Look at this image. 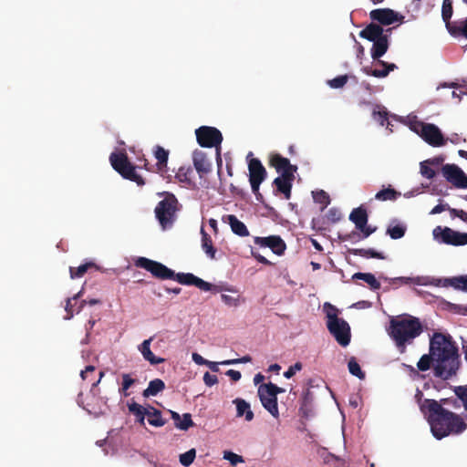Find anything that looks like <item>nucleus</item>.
Instances as JSON below:
<instances>
[{
    "mask_svg": "<svg viewBox=\"0 0 467 467\" xmlns=\"http://www.w3.org/2000/svg\"><path fill=\"white\" fill-rule=\"evenodd\" d=\"M128 407L130 412L136 417L137 421L140 424H144L145 416H147V409L136 402L129 404Z\"/></svg>",
    "mask_w": 467,
    "mask_h": 467,
    "instance_id": "32",
    "label": "nucleus"
},
{
    "mask_svg": "<svg viewBox=\"0 0 467 467\" xmlns=\"http://www.w3.org/2000/svg\"><path fill=\"white\" fill-rule=\"evenodd\" d=\"M352 279L363 280L369 285V287L372 290H378L380 288V283L377 280L375 275L371 273L358 272L352 275Z\"/></svg>",
    "mask_w": 467,
    "mask_h": 467,
    "instance_id": "27",
    "label": "nucleus"
},
{
    "mask_svg": "<svg viewBox=\"0 0 467 467\" xmlns=\"http://www.w3.org/2000/svg\"><path fill=\"white\" fill-rule=\"evenodd\" d=\"M135 265L149 271L154 277L161 280H169L174 278L173 270L168 268L166 265L160 262L146 257H139L135 261Z\"/></svg>",
    "mask_w": 467,
    "mask_h": 467,
    "instance_id": "10",
    "label": "nucleus"
},
{
    "mask_svg": "<svg viewBox=\"0 0 467 467\" xmlns=\"http://www.w3.org/2000/svg\"><path fill=\"white\" fill-rule=\"evenodd\" d=\"M349 372L358 378L359 379H365V372L361 369L359 364L357 362L355 358H351L348 364Z\"/></svg>",
    "mask_w": 467,
    "mask_h": 467,
    "instance_id": "33",
    "label": "nucleus"
},
{
    "mask_svg": "<svg viewBox=\"0 0 467 467\" xmlns=\"http://www.w3.org/2000/svg\"><path fill=\"white\" fill-rule=\"evenodd\" d=\"M454 392L458 399L461 400L465 410L467 411V385L456 387Z\"/></svg>",
    "mask_w": 467,
    "mask_h": 467,
    "instance_id": "44",
    "label": "nucleus"
},
{
    "mask_svg": "<svg viewBox=\"0 0 467 467\" xmlns=\"http://www.w3.org/2000/svg\"><path fill=\"white\" fill-rule=\"evenodd\" d=\"M449 209H451V208L448 206V204H441V203H440V204H437L436 206H434L430 213L431 214H438V213H442V212H444L446 210L449 211Z\"/></svg>",
    "mask_w": 467,
    "mask_h": 467,
    "instance_id": "57",
    "label": "nucleus"
},
{
    "mask_svg": "<svg viewBox=\"0 0 467 467\" xmlns=\"http://www.w3.org/2000/svg\"><path fill=\"white\" fill-rule=\"evenodd\" d=\"M431 166L426 161L420 163V174L429 180L433 179L436 175L435 171Z\"/></svg>",
    "mask_w": 467,
    "mask_h": 467,
    "instance_id": "41",
    "label": "nucleus"
},
{
    "mask_svg": "<svg viewBox=\"0 0 467 467\" xmlns=\"http://www.w3.org/2000/svg\"><path fill=\"white\" fill-rule=\"evenodd\" d=\"M348 80V77L347 75H340L333 79L327 81V84L332 88H343Z\"/></svg>",
    "mask_w": 467,
    "mask_h": 467,
    "instance_id": "42",
    "label": "nucleus"
},
{
    "mask_svg": "<svg viewBox=\"0 0 467 467\" xmlns=\"http://www.w3.org/2000/svg\"><path fill=\"white\" fill-rule=\"evenodd\" d=\"M122 382L119 389V392L125 397L129 396L128 389L135 383V379L131 378L130 374L124 373L121 376Z\"/></svg>",
    "mask_w": 467,
    "mask_h": 467,
    "instance_id": "38",
    "label": "nucleus"
},
{
    "mask_svg": "<svg viewBox=\"0 0 467 467\" xmlns=\"http://www.w3.org/2000/svg\"><path fill=\"white\" fill-rule=\"evenodd\" d=\"M362 234V239H365L368 237L370 234H372L376 228H371V226H368V223H366V226L364 228L358 229Z\"/></svg>",
    "mask_w": 467,
    "mask_h": 467,
    "instance_id": "58",
    "label": "nucleus"
},
{
    "mask_svg": "<svg viewBox=\"0 0 467 467\" xmlns=\"http://www.w3.org/2000/svg\"><path fill=\"white\" fill-rule=\"evenodd\" d=\"M433 236L435 239H441L446 244L455 246L467 244V234L456 232L449 227L437 226L433 230Z\"/></svg>",
    "mask_w": 467,
    "mask_h": 467,
    "instance_id": "12",
    "label": "nucleus"
},
{
    "mask_svg": "<svg viewBox=\"0 0 467 467\" xmlns=\"http://www.w3.org/2000/svg\"><path fill=\"white\" fill-rule=\"evenodd\" d=\"M192 174V170L190 167H188V168L181 167L179 169V171H177L175 178L180 182H183V183L190 185L191 182H192L191 181Z\"/></svg>",
    "mask_w": 467,
    "mask_h": 467,
    "instance_id": "34",
    "label": "nucleus"
},
{
    "mask_svg": "<svg viewBox=\"0 0 467 467\" xmlns=\"http://www.w3.org/2000/svg\"><path fill=\"white\" fill-rule=\"evenodd\" d=\"M266 385L268 386V388L272 391V393L275 394V397H277L278 394L285 392L284 389L278 387L277 385H275L272 382H268V383H266Z\"/></svg>",
    "mask_w": 467,
    "mask_h": 467,
    "instance_id": "59",
    "label": "nucleus"
},
{
    "mask_svg": "<svg viewBox=\"0 0 467 467\" xmlns=\"http://www.w3.org/2000/svg\"><path fill=\"white\" fill-rule=\"evenodd\" d=\"M453 36H462L467 38V18L456 26V28L453 30Z\"/></svg>",
    "mask_w": 467,
    "mask_h": 467,
    "instance_id": "48",
    "label": "nucleus"
},
{
    "mask_svg": "<svg viewBox=\"0 0 467 467\" xmlns=\"http://www.w3.org/2000/svg\"><path fill=\"white\" fill-rule=\"evenodd\" d=\"M192 359L198 364V365H203L206 362V359H204L202 356H200L197 353L192 354Z\"/></svg>",
    "mask_w": 467,
    "mask_h": 467,
    "instance_id": "64",
    "label": "nucleus"
},
{
    "mask_svg": "<svg viewBox=\"0 0 467 467\" xmlns=\"http://www.w3.org/2000/svg\"><path fill=\"white\" fill-rule=\"evenodd\" d=\"M252 254L259 263L265 265H271V262L269 260H267L265 256H263L259 254H256L254 251H252Z\"/></svg>",
    "mask_w": 467,
    "mask_h": 467,
    "instance_id": "61",
    "label": "nucleus"
},
{
    "mask_svg": "<svg viewBox=\"0 0 467 467\" xmlns=\"http://www.w3.org/2000/svg\"><path fill=\"white\" fill-rule=\"evenodd\" d=\"M449 212L451 215L456 216L462 220L463 222L467 223V213L463 210H458V209H449Z\"/></svg>",
    "mask_w": 467,
    "mask_h": 467,
    "instance_id": "54",
    "label": "nucleus"
},
{
    "mask_svg": "<svg viewBox=\"0 0 467 467\" xmlns=\"http://www.w3.org/2000/svg\"><path fill=\"white\" fill-rule=\"evenodd\" d=\"M307 403H308V393H306L304 398H303L302 405H301V407L299 409L300 413L304 417H307L308 416L307 409H306Z\"/></svg>",
    "mask_w": 467,
    "mask_h": 467,
    "instance_id": "56",
    "label": "nucleus"
},
{
    "mask_svg": "<svg viewBox=\"0 0 467 467\" xmlns=\"http://www.w3.org/2000/svg\"><path fill=\"white\" fill-rule=\"evenodd\" d=\"M195 456H196L195 449H191L188 451L180 455V462L182 465L188 467L193 462Z\"/></svg>",
    "mask_w": 467,
    "mask_h": 467,
    "instance_id": "39",
    "label": "nucleus"
},
{
    "mask_svg": "<svg viewBox=\"0 0 467 467\" xmlns=\"http://www.w3.org/2000/svg\"><path fill=\"white\" fill-rule=\"evenodd\" d=\"M193 425L194 422L192 421V415L190 413H184L182 415V420L181 419L179 422H176V428L182 431H187Z\"/></svg>",
    "mask_w": 467,
    "mask_h": 467,
    "instance_id": "40",
    "label": "nucleus"
},
{
    "mask_svg": "<svg viewBox=\"0 0 467 467\" xmlns=\"http://www.w3.org/2000/svg\"><path fill=\"white\" fill-rule=\"evenodd\" d=\"M257 395L262 406L275 418H279V410L277 397L269 389L266 383L260 384L257 389Z\"/></svg>",
    "mask_w": 467,
    "mask_h": 467,
    "instance_id": "13",
    "label": "nucleus"
},
{
    "mask_svg": "<svg viewBox=\"0 0 467 467\" xmlns=\"http://www.w3.org/2000/svg\"><path fill=\"white\" fill-rule=\"evenodd\" d=\"M148 422L154 427H162L166 424V420L162 418L161 411L152 406L147 409Z\"/></svg>",
    "mask_w": 467,
    "mask_h": 467,
    "instance_id": "26",
    "label": "nucleus"
},
{
    "mask_svg": "<svg viewBox=\"0 0 467 467\" xmlns=\"http://www.w3.org/2000/svg\"><path fill=\"white\" fill-rule=\"evenodd\" d=\"M444 281L445 278H432L430 284L435 286L446 287V283H444Z\"/></svg>",
    "mask_w": 467,
    "mask_h": 467,
    "instance_id": "63",
    "label": "nucleus"
},
{
    "mask_svg": "<svg viewBox=\"0 0 467 467\" xmlns=\"http://www.w3.org/2000/svg\"><path fill=\"white\" fill-rule=\"evenodd\" d=\"M327 218L333 223H336L340 220L341 213L337 208H331L327 212Z\"/></svg>",
    "mask_w": 467,
    "mask_h": 467,
    "instance_id": "53",
    "label": "nucleus"
},
{
    "mask_svg": "<svg viewBox=\"0 0 467 467\" xmlns=\"http://www.w3.org/2000/svg\"><path fill=\"white\" fill-rule=\"evenodd\" d=\"M197 142L201 147L218 148L223 141L221 131L209 126H202L195 130Z\"/></svg>",
    "mask_w": 467,
    "mask_h": 467,
    "instance_id": "11",
    "label": "nucleus"
},
{
    "mask_svg": "<svg viewBox=\"0 0 467 467\" xmlns=\"http://www.w3.org/2000/svg\"><path fill=\"white\" fill-rule=\"evenodd\" d=\"M224 223H229L234 234L245 237L249 235V231L246 225L241 222L235 215L227 214L223 217Z\"/></svg>",
    "mask_w": 467,
    "mask_h": 467,
    "instance_id": "19",
    "label": "nucleus"
},
{
    "mask_svg": "<svg viewBox=\"0 0 467 467\" xmlns=\"http://www.w3.org/2000/svg\"><path fill=\"white\" fill-rule=\"evenodd\" d=\"M249 180L265 181L267 171L261 161L257 158H252L248 162Z\"/></svg>",
    "mask_w": 467,
    "mask_h": 467,
    "instance_id": "18",
    "label": "nucleus"
},
{
    "mask_svg": "<svg viewBox=\"0 0 467 467\" xmlns=\"http://www.w3.org/2000/svg\"><path fill=\"white\" fill-rule=\"evenodd\" d=\"M430 352L436 362V377L446 380L456 374L460 367V356L458 347L451 335L435 332L430 339Z\"/></svg>",
    "mask_w": 467,
    "mask_h": 467,
    "instance_id": "2",
    "label": "nucleus"
},
{
    "mask_svg": "<svg viewBox=\"0 0 467 467\" xmlns=\"http://www.w3.org/2000/svg\"><path fill=\"white\" fill-rule=\"evenodd\" d=\"M422 332L423 327L420 318L410 315L392 317L388 328L389 336L402 354L406 352L407 346L412 344Z\"/></svg>",
    "mask_w": 467,
    "mask_h": 467,
    "instance_id": "4",
    "label": "nucleus"
},
{
    "mask_svg": "<svg viewBox=\"0 0 467 467\" xmlns=\"http://www.w3.org/2000/svg\"><path fill=\"white\" fill-rule=\"evenodd\" d=\"M203 381L205 385L212 387L218 382V379L216 375L210 374L209 372H205L203 375Z\"/></svg>",
    "mask_w": 467,
    "mask_h": 467,
    "instance_id": "52",
    "label": "nucleus"
},
{
    "mask_svg": "<svg viewBox=\"0 0 467 467\" xmlns=\"http://www.w3.org/2000/svg\"><path fill=\"white\" fill-rule=\"evenodd\" d=\"M153 154L157 160L156 167L159 173L162 176L167 172V163L169 159V150L160 145H156Z\"/></svg>",
    "mask_w": 467,
    "mask_h": 467,
    "instance_id": "20",
    "label": "nucleus"
},
{
    "mask_svg": "<svg viewBox=\"0 0 467 467\" xmlns=\"http://www.w3.org/2000/svg\"><path fill=\"white\" fill-rule=\"evenodd\" d=\"M269 165L274 167L275 171L280 173V176L274 180L273 184L276 187L277 192L283 193L285 198L289 200L293 182L295 181V172L297 171V167L291 164L287 158L278 153L271 154Z\"/></svg>",
    "mask_w": 467,
    "mask_h": 467,
    "instance_id": "5",
    "label": "nucleus"
},
{
    "mask_svg": "<svg viewBox=\"0 0 467 467\" xmlns=\"http://www.w3.org/2000/svg\"><path fill=\"white\" fill-rule=\"evenodd\" d=\"M302 369V364L300 362H296L295 363L293 366H291L285 373H284V376L286 378V379H290L292 378L296 373V371H299Z\"/></svg>",
    "mask_w": 467,
    "mask_h": 467,
    "instance_id": "51",
    "label": "nucleus"
},
{
    "mask_svg": "<svg viewBox=\"0 0 467 467\" xmlns=\"http://www.w3.org/2000/svg\"><path fill=\"white\" fill-rule=\"evenodd\" d=\"M153 337H150L145 339L140 346L139 350L141 353L142 357L145 360L149 361L151 365H157L163 363L165 361L162 358L156 357L152 351L150 350V343Z\"/></svg>",
    "mask_w": 467,
    "mask_h": 467,
    "instance_id": "21",
    "label": "nucleus"
},
{
    "mask_svg": "<svg viewBox=\"0 0 467 467\" xmlns=\"http://www.w3.org/2000/svg\"><path fill=\"white\" fill-rule=\"evenodd\" d=\"M165 389L163 380L155 379L150 381L148 388L143 390V397L156 396L159 392Z\"/></svg>",
    "mask_w": 467,
    "mask_h": 467,
    "instance_id": "28",
    "label": "nucleus"
},
{
    "mask_svg": "<svg viewBox=\"0 0 467 467\" xmlns=\"http://www.w3.org/2000/svg\"><path fill=\"white\" fill-rule=\"evenodd\" d=\"M368 213L365 208L359 206L352 210L349 214V220L355 224L357 229H361L368 223Z\"/></svg>",
    "mask_w": 467,
    "mask_h": 467,
    "instance_id": "23",
    "label": "nucleus"
},
{
    "mask_svg": "<svg viewBox=\"0 0 467 467\" xmlns=\"http://www.w3.org/2000/svg\"><path fill=\"white\" fill-rule=\"evenodd\" d=\"M233 403L236 406V417H244L246 421H252L254 420V412L246 400L236 398L233 400Z\"/></svg>",
    "mask_w": 467,
    "mask_h": 467,
    "instance_id": "22",
    "label": "nucleus"
},
{
    "mask_svg": "<svg viewBox=\"0 0 467 467\" xmlns=\"http://www.w3.org/2000/svg\"><path fill=\"white\" fill-rule=\"evenodd\" d=\"M225 374L234 381H238L242 377L240 371L234 369H229Z\"/></svg>",
    "mask_w": 467,
    "mask_h": 467,
    "instance_id": "60",
    "label": "nucleus"
},
{
    "mask_svg": "<svg viewBox=\"0 0 467 467\" xmlns=\"http://www.w3.org/2000/svg\"><path fill=\"white\" fill-rule=\"evenodd\" d=\"M350 254L358 256H361L364 258H376V259H385V255L383 253L377 252L372 248L364 249V248H357L350 250Z\"/></svg>",
    "mask_w": 467,
    "mask_h": 467,
    "instance_id": "29",
    "label": "nucleus"
},
{
    "mask_svg": "<svg viewBox=\"0 0 467 467\" xmlns=\"http://www.w3.org/2000/svg\"><path fill=\"white\" fill-rule=\"evenodd\" d=\"M202 248L206 255L211 259H215L217 249L213 246L211 236L205 232L203 227L201 228Z\"/></svg>",
    "mask_w": 467,
    "mask_h": 467,
    "instance_id": "25",
    "label": "nucleus"
},
{
    "mask_svg": "<svg viewBox=\"0 0 467 467\" xmlns=\"http://www.w3.org/2000/svg\"><path fill=\"white\" fill-rule=\"evenodd\" d=\"M414 130L432 147H441L447 142V139L435 124L418 122L414 126Z\"/></svg>",
    "mask_w": 467,
    "mask_h": 467,
    "instance_id": "9",
    "label": "nucleus"
},
{
    "mask_svg": "<svg viewBox=\"0 0 467 467\" xmlns=\"http://www.w3.org/2000/svg\"><path fill=\"white\" fill-rule=\"evenodd\" d=\"M324 310L327 317V327L337 342L347 347L350 343L351 332L348 323L338 317V309L330 303H325Z\"/></svg>",
    "mask_w": 467,
    "mask_h": 467,
    "instance_id": "6",
    "label": "nucleus"
},
{
    "mask_svg": "<svg viewBox=\"0 0 467 467\" xmlns=\"http://www.w3.org/2000/svg\"><path fill=\"white\" fill-rule=\"evenodd\" d=\"M434 361V356L430 352L421 356L417 363V367L420 371H426L431 368V362Z\"/></svg>",
    "mask_w": 467,
    "mask_h": 467,
    "instance_id": "36",
    "label": "nucleus"
},
{
    "mask_svg": "<svg viewBox=\"0 0 467 467\" xmlns=\"http://www.w3.org/2000/svg\"><path fill=\"white\" fill-rule=\"evenodd\" d=\"M254 244L261 247H268L276 255H283L286 249L285 241L279 235H270L267 237H254Z\"/></svg>",
    "mask_w": 467,
    "mask_h": 467,
    "instance_id": "15",
    "label": "nucleus"
},
{
    "mask_svg": "<svg viewBox=\"0 0 467 467\" xmlns=\"http://www.w3.org/2000/svg\"><path fill=\"white\" fill-rule=\"evenodd\" d=\"M80 294H81V292H79L77 295H75L72 298H67V304H66V306H65V309H66L67 314V319H70L74 316L73 305H72L71 301L72 300H77L80 296Z\"/></svg>",
    "mask_w": 467,
    "mask_h": 467,
    "instance_id": "49",
    "label": "nucleus"
},
{
    "mask_svg": "<svg viewBox=\"0 0 467 467\" xmlns=\"http://www.w3.org/2000/svg\"><path fill=\"white\" fill-rule=\"evenodd\" d=\"M443 177L459 189H467V175L455 164H445L441 168Z\"/></svg>",
    "mask_w": 467,
    "mask_h": 467,
    "instance_id": "14",
    "label": "nucleus"
},
{
    "mask_svg": "<svg viewBox=\"0 0 467 467\" xmlns=\"http://www.w3.org/2000/svg\"><path fill=\"white\" fill-rule=\"evenodd\" d=\"M406 232L405 226L401 224H397L394 226H389L387 229V234L392 238V239H400L404 236Z\"/></svg>",
    "mask_w": 467,
    "mask_h": 467,
    "instance_id": "37",
    "label": "nucleus"
},
{
    "mask_svg": "<svg viewBox=\"0 0 467 467\" xmlns=\"http://www.w3.org/2000/svg\"><path fill=\"white\" fill-rule=\"evenodd\" d=\"M443 161H444L443 157H441V156L426 160V161H428V164H430L431 166H439L443 162Z\"/></svg>",
    "mask_w": 467,
    "mask_h": 467,
    "instance_id": "62",
    "label": "nucleus"
},
{
    "mask_svg": "<svg viewBox=\"0 0 467 467\" xmlns=\"http://www.w3.org/2000/svg\"><path fill=\"white\" fill-rule=\"evenodd\" d=\"M373 119L378 121L381 126L388 120V113L385 110L374 109L372 112Z\"/></svg>",
    "mask_w": 467,
    "mask_h": 467,
    "instance_id": "45",
    "label": "nucleus"
},
{
    "mask_svg": "<svg viewBox=\"0 0 467 467\" xmlns=\"http://www.w3.org/2000/svg\"><path fill=\"white\" fill-rule=\"evenodd\" d=\"M314 201L322 205V210L330 203L329 195L323 190L313 192Z\"/></svg>",
    "mask_w": 467,
    "mask_h": 467,
    "instance_id": "35",
    "label": "nucleus"
},
{
    "mask_svg": "<svg viewBox=\"0 0 467 467\" xmlns=\"http://www.w3.org/2000/svg\"><path fill=\"white\" fill-rule=\"evenodd\" d=\"M400 196V192H397L395 189L390 186L385 189L379 191L375 198L381 202L386 201H395Z\"/></svg>",
    "mask_w": 467,
    "mask_h": 467,
    "instance_id": "30",
    "label": "nucleus"
},
{
    "mask_svg": "<svg viewBox=\"0 0 467 467\" xmlns=\"http://www.w3.org/2000/svg\"><path fill=\"white\" fill-rule=\"evenodd\" d=\"M369 17L372 22L362 29L358 36L361 38L373 42L370 49L371 58L375 61L376 66H381L383 68L364 67L362 71L368 76L383 78L398 67L394 63H388L380 59L389 49V36L393 29L390 27L384 29L383 26L395 23L400 26L404 23L405 16L390 8H378L370 11Z\"/></svg>",
    "mask_w": 467,
    "mask_h": 467,
    "instance_id": "1",
    "label": "nucleus"
},
{
    "mask_svg": "<svg viewBox=\"0 0 467 467\" xmlns=\"http://www.w3.org/2000/svg\"><path fill=\"white\" fill-rule=\"evenodd\" d=\"M193 166L202 178L211 171V162L207 159L205 152L200 150H195L192 153Z\"/></svg>",
    "mask_w": 467,
    "mask_h": 467,
    "instance_id": "17",
    "label": "nucleus"
},
{
    "mask_svg": "<svg viewBox=\"0 0 467 467\" xmlns=\"http://www.w3.org/2000/svg\"><path fill=\"white\" fill-rule=\"evenodd\" d=\"M452 0H443L441 6V17L446 25V28L451 35L454 34L453 30L456 28V26H451L450 21L452 16Z\"/></svg>",
    "mask_w": 467,
    "mask_h": 467,
    "instance_id": "24",
    "label": "nucleus"
},
{
    "mask_svg": "<svg viewBox=\"0 0 467 467\" xmlns=\"http://www.w3.org/2000/svg\"><path fill=\"white\" fill-rule=\"evenodd\" d=\"M96 368L92 365H88L86 367L84 370L81 371L80 377L83 380H86L89 378V376L95 373Z\"/></svg>",
    "mask_w": 467,
    "mask_h": 467,
    "instance_id": "55",
    "label": "nucleus"
},
{
    "mask_svg": "<svg viewBox=\"0 0 467 467\" xmlns=\"http://www.w3.org/2000/svg\"><path fill=\"white\" fill-rule=\"evenodd\" d=\"M253 193L255 195L257 201H263V195L260 193L259 187L263 181L249 180Z\"/></svg>",
    "mask_w": 467,
    "mask_h": 467,
    "instance_id": "47",
    "label": "nucleus"
},
{
    "mask_svg": "<svg viewBox=\"0 0 467 467\" xmlns=\"http://www.w3.org/2000/svg\"><path fill=\"white\" fill-rule=\"evenodd\" d=\"M447 400L443 399L441 402L435 400L426 399L420 405V410L429 413L428 420L433 436L441 440L450 434H460L467 429V424L463 419L446 409L441 403H445Z\"/></svg>",
    "mask_w": 467,
    "mask_h": 467,
    "instance_id": "3",
    "label": "nucleus"
},
{
    "mask_svg": "<svg viewBox=\"0 0 467 467\" xmlns=\"http://www.w3.org/2000/svg\"><path fill=\"white\" fill-rule=\"evenodd\" d=\"M112 168L118 171L124 179L136 182L139 186L145 184L143 178L139 175L128 159L126 153L112 152L109 156Z\"/></svg>",
    "mask_w": 467,
    "mask_h": 467,
    "instance_id": "8",
    "label": "nucleus"
},
{
    "mask_svg": "<svg viewBox=\"0 0 467 467\" xmlns=\"http://www.w3.org/2000/svg\"><path fill=\"white\" fill-rule=\"evenodd\" d=\"M91 268L98 269V266L93 262L85 263V264L79 265L78 267L71 266L69 268L70 277L73 279L80 278L88 272V269H91Z\"/></svg>",
    "mask_w": 467,
    "mask_h": 467,
    "instance_id": "31",
    "label": "nucleus"
},
{
    "mask_svg": "<svg viewBox=\"0 0 467 467\" xmlns=\"http://www.w3.org/2000/svg\"><path fill=\"white\" fill-rule=\"evenodd\" d=\"M178 200L172 193H166L163 200L155 207V215L163 229L171 227L176 220Z\"/></svg>",
    "mask_w": 467,
    "mask_h": 467,
    "instance_id": "7",
    "label": "nucleus"
},
{
    "mask_svg": "<svg viewBox=\"0 0 467 467\" xmlns=\"http://www.w3.org/2000/svg\"><path fill=\"white\" fill-rule=\"evenodd\" d=\"M223 458L228 460L233 466H235L239 462H244L242 456L232 451H224Z\"/></svg>",
    "mask_w": 467,
    "mask_h": 467,
    "instance_id": "46",
    "label": "nucleus"
},
{
    "mask_svg": "<svg viewBox=\"0 0 467 467\" xmlns=\"http://www.w3.org/2000/svg\"><path fill=\"white\" fill-rule=\"evenodd\" d=\"M221 298L222 301L229 306H237L239 305V299L237 297L223 294Z\"/></svg>",
    "mask_w": 467,
    "mask_h": 467,
    "instance_id": "50",
    "label": "nucleus"
},
{
    "mask_svg": "<svg viewBox=\"0 0 467 467\" xmlns=\"http://www.w3.org/2000/svg\"><path fill=\"white\" fill-rule=\"evenodd\" d=\"M177 282L186 285H195L202 291H211L213 285L195 276L192 273H174V278Z\"/></svg>",
    "mask_w": 467,
    "mask_h": 467,
    "instance_id": "16",
    "label": "nucleus"
},
{
    "mask_svg": "<svg viewBox=\"0 0 467 467\" xmlns=\"http://www.w3.org/2000/svg\"><path fill=\"white\" fill-rule=\"evenodd\" d=\"M446 287L452 286L455 289L462 290L463 275L455 276L451 278H445Z\"/></svg>",
    "mask_w": 467,
    "mask_h": 467,
    "instance_id": "43",
    "label": "nucleus"
}]
</instances>
